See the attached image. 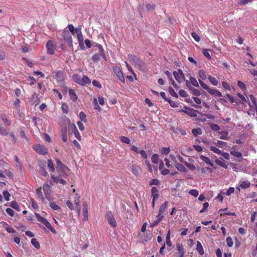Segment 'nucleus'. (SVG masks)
Returning <instances> with one entry per match:
<instances>
[{
  "label": "nucleus",
  "instance_id": "nucleus-46",
  "mask_svg": "<svg viewBox=\"0 0 257 257\" xmlns=\"http://www.w3.org/2000/svg\"><path fill=\"white\" fill-rule=\"evenodd\" d=\"M230 154L236 158H241L242 157V154L239 152L235 151H231L230 152Z\"/></svg>",
  "mask_w": 257,
  "mask_h": 257
},
{
  "label": "nucleus",
  "instance_id": "nucleus-8",
  "mask_svg": "<svg viewBox=\"0 0 257 257\" xmlns=\"http://www.w3.org/2000/svg\"><path fill=\"white\" fill-rule=\"evenodd\" d=\"M56 47V44L53 41L51 40L48 41L46 44L47 53L50 55L54 54Z\"/></svg>",
  "mask_w": 257,
  "mask_h": 257
},
{
  "label": "nucleus",
  "instance_id": "nucleus-32",
  "mask_svg": "<svg viewBox=\"0 0 257 257\" xmlns=\"http://www.w3.org/2000/svg\"><path fill=\"white\" fill-rule=\"evenodd\" d=\"M0 118L7 126L11 125V121L5 116V115L0 114Z\"/></svg>",
  "mask_w": 257,
  "mask_h": 257
},
{
  "label": "nucleus",
  "instance_id": "nucleus-53",
  "mask_svg": "<svg viewBox=\"0 0 257 257\" xmlns=\"http://www.w3.org/2000/svg\"><path fill=\"white\" fill-rule=\"evenodd\" d=\"M216 145L219 148H223L226 146L227 144L224 142L221 141H218L216 143Z\"/></svg>",
  "mask_w": 257,
  "mask_h": 257
},
{
  "label": "nucleus",
  "instance_id": "nucleus-51",
  "mask_svg": "<svg viewBox=\"0 0 257 257\" xmlns=\"http://www.w3.org/2000/svg\"><path fill=\"white\" fill-rule=\"evenodd\" d=\"M159 155L154 154L152 156L151 160L153 163L156 164L158 163L159 161Z\"/></svg>",
  "mask_w": 257,
  "mask_h": 257
},
{
  "label": "nucleus",
  "instance_id": "nucleus-15",
  "mask_svg": "<svg viewBox=\"0 0 257 257\" xmlns=\"http://www.w3.org/2000/svg\"><path fill=\"white\" fill-rule=\"evenodd\" d=\"M158 189L156 187H153L152 188V196L153 198L152 206L154 207L155 205V201L159 197V195L158 194Z\"/></svg>",
  "mask_w": 257,
  "mask_h": 257
},
{
  "label": "nucleus",
  "instance_id": "nucleus-1",
  "mask_svg": "<svg viewBox=\"0 0 257 257\" xmlns=\"http://www.w3.org/2000/svg\"><path fill=\"white\" fill-rule=\"evenodd\" d=\"M198 76L200 78L198 81L201 86L204 89L206 90L208 92L215 97H221L222 96L221 93L216 89L212 88L208 86L206 84L202 81L207 78V75L205 71L203 70H199L198 71Z\"/></svg>",
  "mask_w": 257,
  "mask_h": 257
},
{
  "label": "nucleus",
  "instance_id": "nucleus-62",
  "mask_svg": "<svg viewBox=\"0 0 257 257\" xmlns=\"http://www.w3.org/2000/svg\"><path fill=\"white\" fill-rule=\"evenodd\" d=\"M222 85L223 87L227 90H230L231 88L230 85L226 82L223 81L222 82Z\"/></svg>",
  "mask_w": 257,
  "mask_h": 257
},
{
  "label": "nucleus",
  "instance_id": "nucleus-6",
  "mask_svg": "<svg viewBox=\"0 0 257 257\" xmlns=\"http://www.w3.org/2000/svg\"><path fill=\"white\" fill-rule=\"evenodd\" d=\"M36 218L37 220L43 223L44 225H45V226L49 229L51 231H52L53 233H56L55 230L52 227L51 223L47 221V220L44 218L43 217L41 216L39 214L36 213L35 214Z\"/></svg>",
  "mask_w": 257,
  "mask_h": 257
},
{
  "label": "nucleus",
  "instance_id": "nucleus-64",
  "mask_svg": "<svg viewBox=\"0 0 257 257\" xmlns=\"http://www.w3.org/2000/svg\"><path fill=\"white\" fill-rule=\"evenodd\" d=\"M234 191V188L233 187H229L226 192V195L228 196H230Z\"/></svg>",
  "mask_w": 257,
  "mask_h": 257
},
{
  "label": "nucleus",
  "instance_id": "nucleus-23",
  "mask_svg": "<svg viewBox=\"0 0 257 257\" xmlns=\"http://www.w3.org/2000/svg\"><path fill=\"white\" fill-rule=\"evenodd\" d=\"M177 250L178 251L179 257H183L185 251L183 245L180 244H177Z\"/></svg>",
  "mask_w": 257,
  "mask_h": 257
},
{
  "label": "nucleus",
  "instance_id": "nucleus-38",
  "mask_svg": "<svg viewBox=\"0 0 257 257\" xmlns=\"http://www.w3.org/2000/svg\"><path fill=\"white\" fill-rule=\"evenodd\" d=\"M31 243L35 248H40V243L36 238H34L31 239Z\"/></svg>",
  "mask_w": 257,
  "mask_h": 257
},
{
  "label": "nucleus",
  "instance_id": "nucleus-49",
  "mask_svg": "<svg viewBox=\"0 0 257 257\" xmlns=\"http://www.w3.org/2000/svg\"><path fill=\"white\" fill-rule=\"evenodd\" d=\"M3 195L6 201H9L10 200V197L11 196L10 194L7 190H5L3 192Z\"/></svg>",
  "mask_w": 257,
  "mask_h": 257
},
{
  "label": "nucleus",
  "instance_id": "nucleus-41",
  "mask_svg": "<svg viewBox=\"0 0 257 257\" xmlns=\"http://www.w3.org/2000/svg\"><path fill=\"white\" fill-rule=\"evenodd\" d=\"M120 140L121 141V142L126 144H129L131 143L130 139L128 138L125 136H121L120 137Z\"/></svg>",
  "mask_w": 257,
  "mask_h": 257
},
{
  "label": "nucleus",
  "instance_id": "nucleus-47",
  "mask_svg": "<svg viewBox=\"0 0 257 257\" xmlns=\"http://www.w3.org/2000/svg\"><path fill=\"white\" fill-rule=\"evenodd\" d=\"M168 103L172 107H177L179 104L178 102L172 101L171 99H168Z\"/></svg>",
  "mask_w": 257,
  "mask_h": 257
},
{
  "label": "nucleus",
  "instance_id": "nucleus-19",
  "mask_svg": "<svg viewBox=\"0 0 257 257\" xmlns=\"http://www.w3.org/2000/svg\"><path fill=\"white\" fill-rule=\"evenodd\" d=\"M161 221V208L159 209V212L157 216V219L156 221H155L154 222L150 223V226L151 227H154L156 226H157Z\"/></svg>",
  "mask_w": 257,
  "mask_h": 257
},
{
  "label": "nucleus",
  "instance_id": "nucleus-18",
  "mask_svg": "<svg viewBox=\"0 0 257 257\" xmlns=\"http://www.w3.org/2000/svg\"><path fill=\"white\" fill-rule=\"evenodd\" d=\"M57 167H56V170L59 171L61 169H66L68 168L65 165H64L62 162L59 160L56 159V160Z\"/></svg>",
  "mask_w": 257,
  "mask_h": 257
},
{
  "label": "nucleus",
  "instance_id": "nucleus-3",
  "mask_svg": "<svg viewBox=\"0 0 257 257\" xmlns=\"http://www.w3.org/2000/svg\"><path fill=\"white\" fill-rule=\"evenodd\" d=\"M128 58L132 61L136 68L142 71H144L146 70L147 67L145 63L136 56L130 55H128Z\"/></svg>",
  "mask_w": 257,
  "mask_h": 257
},
{
  "label": "nucleus",
  "instance_id": "nucleus-17",
  "mask_svg": "<svg viewBox=\"0 0 257 257\" xmlns=\"http://www.w3.org/2000/svg\"><path fill=\"white\" fill-rule=\"evenodd\" d=\"M78 42L84 41L83 37L81 32V29L79 27L76 30V34Z\"/></svg>",
  "mask_w": 257,
  "mask_h": 257
},
{
  "label": "nucleus",
  "instance_id": "nucleus-37",
  "mask_svg": "<svg viewBox=\"0 0 257 257\" xmlns=\"http://www.w3.org/2000/svg\"><path fill=\"white\" fill-rule=\"evenodd\" d=\"M191 84L195 87H199V83L197 81L196 79L192 76H190L189 78Z\"/></svg>",
  "mask_w": 257,
  "mask_h": 257
},
{
  "label": "nucleus",
  "instance_id": "nucleus-2",
  "mask_svg": "<svg viewBox=\"0 0 257 257\" xmlns=\"http://www.w3.org/2000/svg\"><path fill=\"white\" fill-rule=\"evenodd\" d=\"M69 170L68 168L66 169H61L57 171L58 176H55L53 174H51V177L53 181L56 183H60L62 185H66V181L64 179L67 178Z\"/></svg>",
  "mask_w": 257,
  "mask_h": 257
},
{
  "label": "nucleus",
  "instance_id": "nucleus-39",
  "mask_svg": "<svg viewBox=\"0 0 257 257\" xmlns=\"http://www.w3.org/2000/svg\"><path fill=\"white\" fill-rule=\"evenodd\" d=\"M219 133L220 135V136L219 137L220 139L226 140L228 139V133L227 132H219Z\"/></svg>",
  "mask_w": 257,
  "mask_h": 257
},
{
  "label": "nucleus",
  "instance_id": "nucleus-12",
  "mask_svg": "<svg viewBox=\"0 0 257 257\" xmlns=\"http://www.w3.org/2000/svg\"><path fill=\"white\" fill-rule=\"evenodd\" d=\"M106 218L110 225L112 227L116 226V222L111 212H108L106 214Z\"/></svg>",
  "mask_w": 257,
  "mask_h": 257
},
{
  "label": "nucleus",
  "instance_id": "nucleus-57",
  "mask_svg": "<svg viewBox=\"0 0 257 257\" xmlns=\"http://www.w3.org/2000/svg\"><path fill=\"white\" fill-rule=\"evenodd\" d=\"M237 86L242 90L244 91L246 90V86L244 83L240 81H237Z\"/></svg>",
  "mask_w": 257,
  "mask_h": 257
},
{
  "label": "nucleus",
  "instance_id": "nucleus-21",
  "mask_svg": "<svg viewBox=\"0 0 257 257\" xmlns=\"http://www.w3.org/2000/svg\"><path fill=\"white\" fill-rule=\"evenodd\" d=\"M200 159L206 164L210 165L211 167L213 166V163L211 162L210 159L208 157L204 156L203 155H201L200 156Z\"/></svg>",
  "mask_w": 257,
  "mask_h": 257
},
{
  "label": "nucleus",
  "instance_id": "nucleus-50",
  "mask_svg": "<svg viewBox=\"0 0 257 257\" xmlns=\"http://www.w3.org/2000/svg\"><path fill=\"white\" fill-rule=\"evenodd\" d=\"M61 108L63 111V112L67 114L68 113V110L69 108L68 105L65 103H63L61 106Z\"/></svg>",
  "mask_w": 257,
  "mask_h": 257
},
{
  "label": "nucleus",
  "instance_id": "nucleus-20",
  "mask_svg": "<svg viewBox=\"0 0 257 257\" xmlns=\"http://www.w3.org/2000/svg\"><path fill=\"white\" fill-rule=\"evenodd\" d=\"M239 184L241 189H247L250 186V183L249 181H240Z\"/></svg>",
  "mask_w": 257,
  "mask_h": 257
},
{
  "label": "nucleus",
  "instance_id": "nucleus-52",
  "mask_svg": "<svg viewBox=\"0 0 257 257\" xmlns=\"http://www.w3.org/2000/svg\"><path fill=\"white\" fill-rule=\"evenodd\" d=\"M191 36L192 37V38L197 42H199L200 40V37L198 36V35L195 33V32H192L191 34Z\"/></svg>",
  "mask_w": 257,
  "mask_h": 257
},
{
  "label": "nucleus",
  "instance_id": "nucleus-60",
  "mask_svg": "<svg viewBox=\"0 0 257 257\" xmlns=\"http://www.w3.org/2000/svg\"><path fill=\"white\" fill-rule=\"evenodd\" d=\"M92 84L94 86H95V87H97V88H98L99 89L102 88L101 84L97 80H93L92 81Z\"/></svg>",
  "mask_w": 257,
  "mask_h": 257
},
{
  "label": "nucleus",
  "instance_id": "nucleus-14",
  "mask_svg": "<svg viewBox=\"0 0 257 257\" xmlns=\"http://www.w3.org/2000/svg\"><path fill=\"white\" fill-rule=\"evenodd\" d=\"M43 189L46 197L47 199H49L50 198V193L51 192V185L45 183L43 186Z\"/></svg>",
  "mask_w": 257,
  "mask_h": 257
},
{
  "label": "nucleus",
  "instance_id": "nucleus-48",
  "mask_svg": "<svg viewBox=\"0 0 257 257\" xmlns=\"http://www.w3.org/2000/svg\"><path fill=\"white\" fill-rule=\"evenodd\" d=\"M209 126L212 131H217L220 130V127L216 124L210 123L209 124Z\"/></svg>",
  "mask_w": 257,
  "mask_h": 257
},
{
  "label": "nucleus",
  "instance_id": "nucleus-7",
  "mask_svg": "<svg viewBox=\"0 0 257 257\" xmlns=\"http://www.w3.org/2000/svg\"><path fill=\"white\" fill-rule=\"evenodd\" d=\"M62 36L64 40L67 42L69 46L72 47L73 46V41L71 35L67 30H65L62 33Z\"/></svg>",
  "mask_w": 257,
  "mask_h": 257
},
{
  "label": "nucleus",
  "instance_id": "nucleus-36",
  "mask_svg": "<svg viewBox=\"0 0 257 257\" xmlns=\"http://www.w3.org/2000/svg\"><path fill=\"white\" fill-rule=\"evenodd\" d=\"M10 206L17 210V211H19L20 210V206L18 203L15 201H13L10 203Z\"/></svg>",
  "mask_w": 257,
  "mask_h": 257
},
{
  "label": "nucleus",
  "instance_id": "nucleus-30",
  "mask_svg": "<svg viewBox=\"0 0 257 257\" xmlns=\"http://www.w3.org/2000/svg\"><path fill=\"white\" fill-rule=\"evenodd\" d=\"M69 93L71 99L74 101H75L77 99V96L74 91V90L72 89H70L69 90Z\"/></svg>",
  "mask_w": 257,
  "mask_h": 257
},
{
  "label": "nucleus",
  "instance_id": "nucleus-28",
  "mask_svg": "<svg viewBox=\"0 0 257 257\" xmlns=\"http://www.w3.org/2000/svg\"><path fill=\"white\" fill-rule=\"evenodd\" d=\"M176 168L177 169L182 172H186L187 171V170L186 169V168L181 164L180 163H177L175 165Z\"/></svg>",
  "mask_w": 257,
  "mask_h": 257
},
{
  "label": "nucleus",
  "instance_id": "nucleus-45",
  "mask_svg": "<svg viewBox=\"0 0 257 257\" xmlns=\"http://www.w3.org/2000/svg\"><path fill=\"white\" fill-rule=\"evenodd\" d=\"M210 150L212 151L213 153L217 154H221V151H220L219 149L214 146H211L210 147Z\"/></svg>",
  "mask_w": 257,
  "mask_h": 257
},
{
  "label": "nucleus",
  "instance_id": "nucleus-34",
  "mask_svg": "<svg viewBox=\"0 0 257 257\" xmlns=\"http://www.w3.org/2000/svg\"><path fill=\"white\" fill-rule=\"evenodd\" d=\"M72 130H73V134H74L75 137L78 140L80 141L81 140V136H80V134L79 132H78V131L77 130L75 125H74V127L72 128Z\"/></svg>",
  "mask_w": 257,
  "mask_h": 257
},
{
  "label": "nucleus",
  "instance_id": "nucleus-13",
  "mask_svg": "<svg viewBox=\"0 0 257 257\" xmlns=\"http://www.w3.org/2000/svg\"><path fill=\"white\" fill-rule=\"evenodd\" d=\"M173 75L176 80L179 82H182L184 79V76L183 72L179 70L178 71H174Z\"/></svg>",
  "mask_w": 257,
  "mask_h": 257
},
{
  "label": "nucleus",
  "instance_id": "nucleus-42",
  "mask_svg": "<svg viewBox=\"0 0 257 257\" xmlns=\"http://www.w3.org/2000/svg\"><path fill=\"white\" fill-rule=\"evenodd\" d=\"M50 206L52 209H53L54 210H61L60 207L57 205L55 202H50Z\"/></svg>",
  "mask_w": 257,
  "mask_h": 257
},
{
  "label": "nucleus",
  "instance_id": "nucleus-35",
  "mask_svg": "<svg viewBox=\"0 0 257 257\" xmlns=\"http://www.w3.org/2000/svg\"><path fill=\"white\" fill-rule=\"evenodd\" d=\"M208 78L209 81L210 82V83L212 85H213L214 86H216L218 85V81L215 77L210 75L208 76Z\"/></svg>",
  "mask_w": 257,
  "mask_h": 257
},
{
  "label": "nucleus",
  "instance_id": "nucleus-16",
  "mask_svg": "<svg viewBox=\"0 0 257 257\" xmlns=\"http://www.w3.org/2000/svg\"><path fill=\"white\" fill-rule=\"evenodd\" d=\"M83 221H86L88 220V205L86 202H84L83 204Z\"/></svg>",
  "mask_w": 257,
  "mask_h": 257
},
{
  "label": "nucleus",
  "instance_id": "nucleus-63",
  "mask_svg": "<svg viewBox=\"0 0 257 257\" xmlns=\"http://www.w3.org/2000/svg\"><path fill=\"white\" fill-rule=\"evenodd\" d=\"M138 154H139L141 156V157L145 159L147 158L146 152L144 150H142L141 151H139Z\"/></svg>",
  "mask_w": 257,
  "mask_h": 257
},
{
  "label": "nucleus",
  "instance_id": "nucleus-54",
  "mask_svg": "<svg viewBox=\"0 0 257 257\" xmlns=\"http://www.w3.org/2000/svg\"><path fill=\"white\" fill-rule=\"evenodd\" d=\"M226 243L228 247H232L233 244V242L231 237L228 236L226 238Z\"/></svg>",
  "mask_w": 257,
  "mask_h": 257
},
{
  "label": "nucleus",
  "instance_id": "nucleus-44",
  "mask_svg": "<svg viewBox=\"0 0 257 257\" xmlns=\"http://www.w3.org/2000/svg\"><path fill=\"white\" fill-rule=\"evenodd\" d=\"M168 91L169 94L171 96L175 97L176 98H177L178 97L177 93L174 91L173 88H172V87H169Z\"/></svg>",
  "mask_w": 257,
  "mask_h": 257
},
{
  "label": "nucleus",
  "instance_id": "nucleus-10",
  "mask_svg": "<svg viewBox=\"0 0 257 257\" xmlns=\"http://www.w3.org/2000/svg\"><path fill=\"white\" fill-rule=\"evenodd\" d=\"M184 108L186 109H181L179 110L180 112H183L191 117H196L197 116L196 114V110L193 109V108L185 106Z\"/></svg>",
  "mask_w": 257,
  "mask_h": 257
},
{
  "label": "nucleus",
  "instance_id": "nucleus-43",
  "mask_svg": "<svg viewBox=\"0 0 257 257\" xmlns=\"http://www.w3.org/2000/svg\"><path fill=\"white\" fill-rule=\"evenodd\" d=\"M80 196H78V199L75 200V204L76 205V209L77 210L78 213L79 214L80 212V205L79 203V198Z\"/></svg>",
  "mask_w": 257,
  "mask_h": 257
},
{
  "label": "nucleus",
  "instance_id": "nucleus-29",
  "mask_svg": "<svg viewBox=\"0 0 257 257\" xmlns=\"http://www.w3.org/2000/svg\"><path fill=\"white\" fill-rule=\"evenodd\" d=\"M192 133L195 137H197L202 134V130L200 127L193 128L192 130Z\"/></svg>",
  "mask_w": 257,
  "mask_h": 257
},
{
  "label": "nucleus",
  "instance_id": "nucleus-59",
  "mask_svg": "<svg viewBox=\"0 0 257 257\" xmlns=\"http://www.w3.org/2000/svg\"><path fill=\"white\" fill-rule=\"evenodd\" d=\"M6 230L9 233H15L16 230L12 227L9 226V225H7V226L5 227Z\"/></svg>",
  "mask_w": 257,
  "mask_h": 257
},
{
  "label": "nucleus",
  "instance_id": "nucleus-4",
  "mask_svg": "<svg viewBox=\"0 0 257 257\" xmlns=\"http://www.w3.org/2000/svg\"><path fill=\"white\" fill-rule=\"evenodd\" d=\"M72 79L75 82L82 86H84L91 83L90 79L87 76H83L82 78L79 75L74 74L72 76Z\"/></svg>",
  "mask_w": 257,
  "mask_h": 257
},
{
  "label": "nucleus",
  "instance_id": "nucleus-55",
  "mask_svg": "<svg viewBox=\"0 0 257 257\" xmlns=\"http://www.w3.org/2000/svg\"><path fill=\"white\" fill-rule=\"evenodd\" d=\"M188 193L190 195H191L195 197H196L197 196H198V195L199 194L198 191L195 189L190 190Z\"/></svg>",
  "mask_w": 257,
  "mask_h": 257
},
{
  "label": "nucleus",
  "instance_id": "nucleus-56",
  "mask_svg": "<svg viewBox=\"0 0 257 257\" xmlns=\"http://www.w3.org/2000/svg\"><path fill=\"white\" fill-rule=\"evenodd\" d=\"M185 165L191 171H194L196 169V167L192 164L189 163L188 162H185Z\"/></svg>",
  "mask_w": 257,
  "mask_h": 257
},
{
  "label": "nucleus",
  "instance_id": "nucleus-58",
  "mask_svg": "<svg viewBox=\"0 0 257 257\" xmlns=\"http://www.w3.org/2000/svg\"><path fill=\"white\" fill-rule=\"evenodd\" d=\"M249 97L251 101L252 102V103L253 104V105H254V106H256L257 105V100L255 98V97L253 95L250 94L249 95Z\"/></svg>",
  "mask_w": 257,
  "mask_h": 257
},
{
  "label": "nucleus",
  "instance_id": "nucleus-25",
  "mask_svg": "<svg viewBox=\"0 0 257 257\" xmlns=\"http://www.w3.org/2000/svg\"><path fill=\"white\" fill-rule=\"evenodd\" d=\"M48 168L49 169V172H51L52 173H54L55 171V167L51 159L48 160Z\"/></svg>",
  "mask_w": 257,
  "mask_h": 257
},
{
  "label": "nucleus",
  "instance_id": "nucleus-40",
  "mask_svg": "<svg viewBox=\"0 0 257 257\" xmlns=\"http://www.w3.org/2000/svg\"><path fill=\"white\" fill-rule=\"evenodd\" d=\"M68 28L69 29V31L73 35H74L76 34V30L78 29V28H75L73 25L72 24L68 25Z\"/></svg>",
  "mask_w": 257,
  "mask_h": 257
},
{
  "label": "nucleus",
  "instance_id": "nucleus-9",
  "mask_svg": "<svg viewBox=\"0 0 257 257\" xmlns=\"http://www.w3.org/2000/svg\"><path fill=\"white\" fill-rule=\"evenodd\" d=\"M113 72L117 77L122 82H124V77L122 73L120 68L118 66H115L112 68Z\"/></svg>",
  "mask_w": 257,
  "mask_h": 257
},
{
  "label": "nucleus",
  "instance_id": "nucleus-61",
  "mask_svg": "<svg viewBox=\"0 0 257 257\" xmlns=\"http://www.w3.org/2000/svg\"><path fill=\"white\" fill-rule=\"evenodd\" d=\"M202 53L203 55L208 59H211V57L208 52V50L207 49H203Z\"/></svg>",
  "mask_w": 257,
  "mask_h": 257
},
{
  "label": "nucleus",
  "instance_id": "nucleus-26",
  "mask_svg": "<svg viewBox=\"0 0 257 257\" xmlns=\"http://www.w3.org/2000/svg\"><path fill=\"white\" fill-rule=\"evenodd\" d=\"M219 212H222V213H221V214H220L221 215H227L236 216L235 212H230L227 211V208L220 209L219 210Z\"/></svg>",
  "mask_w": 257,
  "mask_h": 257
},
{
  "label": "nucleus",
  "instance_id": "nucleus-27",
  "mask_svg": "<svg viewBox=\"0 0 257 257\" xmlns=\"http://www.w3.org/2000/svg\"><path fill=\"white\" fill-rule=\"evenodd\" d=\"M215 162L218 165L223 167V168H227V165L223 161L222 158H220V159H216Z\"/></svg>",
  "mask_w": 257,
  "mask_h": 257
},
{
  "label": "nucleus",
  "instance_id": "nucleus-33",
  "mask_svg": "<svg viewBox=\"0 0 257 257\" xmlns=\"http://www.w3.org/2000/svg\"><path fill=\"white\" fill-rule=\"evenodd\" d=\"M0 135L3 136H7L9 135L8 131L6 128L3 127L0 123Z\"/></svg>",
  "mask_w": 257,
  "mask_h": 257
},
{
  "label": "nucleus",
  "instance_id": "nucleus-31",
  "mask_svg": "<svg viewBox=\"0 0 257 257\" xmlns=\"http://www.w3.org/2000/svg\"><path fill=\"white\" fill-rule=\"evenodd\" d=\"M36 193L38 197L43 201H45V198L43 195L42 192L41 191V188H37L36 190Z\"/></svg>",
  "mask_w": 257,
  "mask_h": 257
},
{
  "label": "nucleus",
  "instance_id": "nucleus-24",
  "mask_svg": "<svg viewBox=\"0 0 257 257\" xmlns=\"http://www.w3.org/2000/svg\"><path fill=\"white\" fill-rule=\"evenodd\" d=\"M131 170L135 176H138L139 174L141 168L139 166L132 165Z\"/></svg>",
  "mask_w": 257,
  "mask_h": 257
},
{
  "label": "nucleus",
  "instance_id": "nucleus-11",
  "mask_svg": "<svg viewBox=\"0 0 257 257\" xmlns=\"http://www.w3.org/2000/svg\"><path fill=\"white\" fill-rule=\"evenodd\" d=\"M35 151L40 155H44L47 154L48 152L47 149L40 144L36 145L34 147Z\"/></svg>",
  "mask_w": 257,
  "mask_h": 257
},
{
  "label": "nucleus",
  "instance_id": "nucleus-5",
  "mask_svg": "<svg viewBox=\"0 0 257 257\" xmlns=\"http://www.w3.org/2000/svg\"><path fill=\"white\" fill-rule=\"evenodd\" d=\"M152 236V235L150 231H147L146 233L139 232L137 236V241L145 244L146 242L151 240Z\"/></svg>",
  "mask_w": 257,
  "mask_h": 257
},
{
  "label": "nucleus",
  "instance_id": "nucleus-22",
  "mask_svg": "<svg viewBox=\"0 0 257 257\" xmlns=\"http://www.w3.org/2000/svg\"><path fill=\"white\" fill-rule=\"evenodd\" d=\"M197 251L200 255H203L204 253V249L200 241H197L196 248Z\"/></svg>",
  "mask_w": 257,
  "mask_h": 257
}]
</instances>
